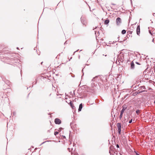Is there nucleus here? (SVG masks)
<instances>
[{"mask_svg": "<svg viewBox=\"0 0 155 155\" xmlns=\"http://www.w3.org/2000/svg\"><path fill=\"white\" fill-rule=\"evenodd\" d=\"M117 127L118 128V134L120 135L121 132V124L120 123H118L117 124Z\"/></svg>", "mask_w": 155, "mask_h": 155, "instance_id": "obj_1", "label": "nucleus"}, {"mask_svg": "<svg viewBox=\"0 0 155 155\" xmlns=\"http://www.w3.org/2000/svg\"><path fill=\"white\" fill-rule=\"evenodd\" d=\"M116 22L117 25H120L121 23V18L119 17L117 18L116 19Z\"/></svg>", "mask_w": 155, "mask_h": 155, "instance_id": "obj_2", "label": "nucleus"}, {"mask_svg": "<svg viewBox=\"0 0 155 155\" xmlns=\"http://www.w3.org/2000/svg\"><path fill=\"white\" fill-rule=\"evenodd\" d=\"M54 122L55 124H59L61 123V120L58 118H55L54 120Z\"/></svg>", "mask_w": 155, "mask_h": 155, "instance_id": "obj_3", "label": "nucleus"}, {"mask_svg": "<svg viewBox=\"0 0 155 155\" xmlns=\"http://www.w3.org/2000/svg\"><path fill=\"white\" fill-rule=\"evenodd\" d=\"M125 109V108L124 107H123V108L120 111V116H119V117L120 119L122 118L123 114L124 112Z\"/></svg>", "mask_w": 155, "mask_h": 155, "instance_id": "obj_4", "label": "nucleus"}, {"mask_svg": "<svg viewBox=\"0 0 155 155\" xmlns=\"http://www.w3.org/2000/svg\"><path fill=\"white\" fill-rule=\"evenodd\" d=\"M137 34L138 35H139L140 33V25H138L137 27Z\"/></svg>", "mask_w": 155, "mask_h": 155, "instance_id": "obj_5", "label": "nucleus"}, {"mask_svg": "<svg viewBox=\"0 0 155 155\" xmlns=\"http://www.w3.org/2000/svg\"><path fill=\"white\" fill-rule=\"evenodd\" d=\"M130 68L131 69H133L134 68V64L133 61L131 62Z\"/></svg>", "mask_w": 155, "mask_h": 155, "instance_id": "obj_6", "label": "nucleus"}, {"mask_svg": "<svg viewBox=\"0 0 155 155\" xmlns=\"http://www.w3.org/2000/svg\"><path fill=\"white\" fill-rule=\"evenodd\" d=\"M82 107L83 105L81 103L79 105V107L78 110V111H81L82 109Z\"/></svg>", "mask_w": 155, "mask_h": 155, "instance_id": "obj_7", "label": "nucleus"}, {"mask_svg": "<svg viewBox=\"0 0 155 155\" xmlns=\"http://www.w3.org/2000/svg\"><path fill=\"white\" fill-rule=\"evenodd\" d=\"M109 22V20L108 19H107L105 20L104 22V23L105 24H108Z\"/></svg>", "mask_w": 155, "mask_h": 155, "instance_id": "obj_8", "label": "nucleus"}, {"mask_svg": "<svg viewBox=\"0 0 155 155\" xmlns=\"http://www.w3.org/2000/svg\"><path fill=\"white\" fill-rule=\"evenodd\" d=\"M138 86H137V85H133L132 86V87L133 88H135V89H137V87H138Z\"/></svg>", "mask_w": 155, "mask_h": 155, "instance_id": "obj_9", "label": "nucleus"}, {"mask_svg": "<svg viewBox=\"0 0 155 155\" xmlns=\"http://www.w3.org/2000/svg\"><path fill=\"white\" fill-rule=\"evenodd\" d=\"M70 105L71 106V107L73 108L74 109V107L73 106V104H72L71 101L69 103Z\"/></svg>", "mask_w": 155, "mask_h": 155, "instance_id": "obj_10", "label": "nucleus"}, {"mask_svg": "<svg viewBox=\"0 0 155 155\" xmlns=\"http://www.w3.org/2000/svg\"><path fill=\"white\" fill-rule=\"evenodd\" d=\"M126 33V31L125 30H123L121 31V33L123 34H124Z\"/></svg>", "mask_w": 155, "mask_h": 155, "instance_id": "obj_11", "label": "nucleus"}, {"mask_svg": "<svg viewBox=\"0 0 155 155\" xmlns=\"http://www.w3.org/2000/svg\"><path fill=\"white\" fill-rule=\"evenodd\" d=\"M140 112V110H137L136 111V112L137 114H138Z\"/></svg>", "mask_w": 155, "mask_h": 155, "instance_id": "obj_12", "label": "nucleus"}, {"mask_svg": "<svg viewBox=\"0 0 155 155\" xmlns=\"http://www.w3.org/2000/svg\"><path fill=\"white\" fill-rule=\"evenodd\" d=\"M58 132L57 131H55L54 132V134L55 135H56L57 134H58Z\"/></svg>", "mask_w": 155, "mask_h": 155, "instance_id": "obj_13", "label": "nucleus"}, {"mask_svg": "<svg viewBox=\"0 0 155 155\" xmlns=\"http://www.w3.org/2000/svg\"><path fill=\"white\" fill-rule=\"evenodd\" d=\"M132 119H131L129 121V124H130V123H132Z\"/></svg>", "mask_w": 155, "mask_h": 155, "instance_id": "obj_14", "label": "nucleus"}, {"mask_svg": "<svg viewBox=\"0 0 155 155\" xmlns=\"http://www.w3.org/2000/svg\"><path fill=\"white\" fill-rule=\"evenodd\" d=\"M37 83V80L36 79V81L35 82H34L33 83V84H36Z\"/></svg>", "mask_w": 155, "mask_h": 155, "instance_id": "obj_15", "label": "nucleus"}, {"mask_svg": "<svg viewBox=\"0 0 155 155\" xmlns=\"http://www.w3.org/2000/svg\"><path fill=\"white\" fill-rule=\"evenodd\" d=\"M149 32L152 35H153V34L151 33V32L150 30L149 31Z\"/></svg>", "mask_w": 155, "mask_h": 155, "instance_id": "obj_16", "label": "nucleus"}, {"mask_svg": "<svg viewBox=\"0 0 155 155\" xmlns=\"http://www.w3.org/2000/svg\"><path fill=\"white\" fill-rule=\"evenodd\" d=\"M62 129V128L61 127H60L59 128V131H61V129Z\"/></svg>", "mask_w": 155, "mask_h": 155, "instance_id": "obj_17", "label": "nucleus"}, {"mask_svg": "<svg viewBox=\"0 0 155 155\" xmlns=\"http://www.w3.org/2000/svg\"><path fill=\"white\" fill-rule=\"evenodd\" d=\"M74 155H78V153H74Z\"/></svg>", "mask_w": 155, "mask_h": 155, "instance_id": "obj_18", "label": "nucleus"}, {"mask_svg": "<svg viewBox=\"0 0 155 155\" xmlns=\"http://www.w3.org/2000/svg\"><path fill=\"white\" fill-rule=\"evenodd\" d=\"M135 153H136V155H139V154L138 153L136 152L135 151Z\"/></svg>", "mask_w": 155, "mask_h": 155, "instance_id": "obj_19", "label": "nucleus"}, {"mask_svg": "<svg viewBox=\"0 0 155 155\" xmlns=\"http://www.w3.org/2000/svg\"><path fill=\"white\" fill-rule=\"evenodd\" d=\"M116 146L117 148L119 147V145L118 144H117Z\"/></svg>", "mask_w": 155, "mask_h": 155, "instance_id": "obj_20", "label": "nucleus"}, {"mask_svg": "<svg viewBox=\"0 0 155 155\" xmlns=\"http://www.w3.org/2000/svg\"><path fill=\"white\" fill-rule=\"evenodd\" d=\"M78 50H77L76 51H74V53L73 54H74V53H75Z\"/></svg>", "mask_w": 155, "mask_h": 155, "instance_id": "obj_21", "label": "nucleus"}, {"mask_svg": "<svg viewBox=\"0 0 155 155\" xmlns=\"http://www.w3.org/2000/svg\"><path fill=\"white\" fill-rule=\"evenodd\" d=\"M136 63L138 64H139V63L138 62H136Z\"/></svg>", "mask_w": 155, "mask_h": 155, "instance_id": "obj_22", "label": "nucleus"}, {"mask_svg": "<svg viewBox=\"0 0 155 155\" xmlns=\"http://www.w3.org/2000/svg\"><path fill=\"white\" fill-rule=\"evenodd\" d=\"M68 150H69V151L70 152V149L69 148H68Z\"/></svg>", "mask_w": 155, "mask_h": 155, "instance_id": "obj_23", "label": "nucleus"}, {"mask_svg": "<svg viewBox=\"0 0 155 155\" xmlns=\"http://www.w3.org/2000/svg\"><path fill=\"white\" fill-rule=\"evenodd\" d=\"M153 15L154 16H155V13H153Z\"/></svg>", "mask_w": 155, "mask_h": 155, "instance_id": "obj_24", "label": "nucleus"}, {"mask_svg": "<svg viewBox=\"0 0 155 155\" xmlns=\"http://www.w3.org/2000/svg\"><path fill=\"white\" fill-rule=\"evenodd\" d=\"M46 142V141H45V142H43L41 144H43L45 142Z\"/></svg>", "mask_w": 155, "mask_h": 155, "instance_id": "obj_25", "label": "nucleus"}, {"mask_svg": "<svg viewBox=\"0 0 155 155\" xmlns=\"http://www.w3.org/2000/svg\"><path fill=\"white\" fill-rule=\"evenodd\" d=\"M95 34L96 35V33L97 32L96 31H95Z\"/></svg>", "mask_w": 155, "mask_h": 155, "instance_id": "obj_26", "label": "nucleus"}, {"mask_svg": "<svg viewBox=\"0 0 155 155\" xmlns=\"http://www.w3.org/2000/svg\"><path fill=\"white\" fill-rule=\"evenodd\" d=\"M154 41V39H153V40H152V42H153Z\"/></svg>", "mask_w": 155, "mask_h": 155, "instance_id": "obj_27", "label": "nucleus"}, {"mask_svg": "<svg viewBox=\"0 0 155 155\" xmlns=\"http://www.w3.org/2000/svg\"><path fill=\"white\" fill-rule=\"evenodd\" d=\"M78 58H79V59H80V55L79 56Z\"/></svg>", "mask_w": 155, "mask_h": 155, "instance_id": "obj_28", "label": "nucleus"}, {"mask_svg": "<svg viewBox=\"0 0 155 155\" xmlns=\"http://www.w3.org/2000/svg\"><path fill=\"white\" fill-rule=\"evenodd\" d=\"M67 43V41L64 43V44H65L66 43Z\"/></svg>", "mask_w": 155, "mask_h": 155, "instance_id": "obj_29", "label": "nucleus"}, {"mask_svg": "<svg viewBox=\"0 0 155 155\" xmlns=\"http://www.w3.org/2000/svg\"><path fill=\"white\" fill-rule=\"evenodd\" d=\"M36 49V48H34V50H35Z\"/></svg>", "mask_w": 155, "mask_h": 155, "instance_id": "obj_30", "label": "nucleus"}, {"mask_svg": "<svg viewBox=\"0 0 155 155\" xmlns=\"http://www.w3.org/2000/svg\"><path fill=\"white\" fill-rule=\"evenodd\" d=\"M17 49H18L19 48L18 47H17Z\"/></svg>", "mask_w": 155, "mask_h": 155, "instance_id": "obj_31", "label": "nucleus"}, {"mask_svg": "<svg viewBox=\"0 0 155 155\" xmlns=\"http://www.w3.org/2000/svg\"><path fill=\"white\" fill-rule=\"evenodd\" d=\"M81 22H82V19L81 18Z\"/></svg>", "mask_w": 155, "mask_h": 155, "instance_id": "obj_32", "label": "nucleus"}, {"mask_svg": "<svg viewBox=\"0 0 155 155\" xmlns=\"http://www.w3.org/2000/svg\"><path fill=\"white\" fill-rule=\"evenodd\" d=\"M94 78H93V79H92V81H93V80H94Z\"/></svg>", "mask_w": 155, "mask_h": 155, "instance_id": "obj_33", "label": "nucleus"}, {"mask_svg": "<svg viewBox=\"0 0 155 155\" xmlns=\"http://www.w3.org/2000/svg\"><path fill=\"white\" fill-rule=\"evenodd\" d=\"M15 112H13V114H15Z\"/></svg>", "mask_w": 155, "mask_h": 155, "instance_id": "obj_34", "label": "nucleus"}, {"mask_svg": "<svg viewBox=\"0 0 155 155\" xmlns=\"http://www.w3.org/2000/svg\"><path fill=\"white\" fill-rule=\"evenodd\" d=\"M42 63H43V62H42L41 63V64H42Z\"/></svg>", "mask_w": 155, "mask_h": 155, "instance_id": "obj_35", "label": "nucleus"}, {"mask_svg": "<svg viewBox=\"0 0 155 155\" xmlns=\"http://www.w3.org/2000/svg\"><path fill=\"white\" fill-rule=\"evenodd\" d=\"M83 23V24H84H84H84V23Z\"/></svg>", "mask_w": 155, "mask_h": 155, "instance_id": "obj_36", "label": "nucleus"}, {"mask_svg": "<svg viewBox=\"0 0 155 155\" xmlns=\"http://www.w3.org/2000/svg\"><path fill=\"white\" fill-rule=\"evenodd\" d=\"M96 28H94V29H96Z\"/></svg>", "mask_w": 155, "mask_h": 155, "instance_id": "obj_37", "label": "nucleus"}, {"mask_svg": "<svg viewBox=\"0 0 155 155\" xmlns=\"http://www.w3.org/2000/svg\"><path fill=\"white\" fill-rule=\"evenodd\" d=\"M71 58H72V57H71Z\"/></svg>", "mask_w": 155, "mask_h": 155, "instance_id": "obj_38", "label": "nucleus"}, {"mask_svg": "<svg viewBox=\"0 0 155 155\" xmlns=\"http://www.w3.org/2000/svg\"><path fill=\"white\" fill-rule=\"evenodd\" d=\"M154 103L155 104V101L154 102Z\"/></svg>", "mask_w": 155, "mask_h": 155, "instance_id": "obj_39", "label": "nucleus"}]
</instances>
